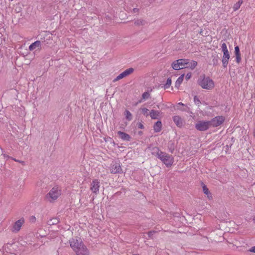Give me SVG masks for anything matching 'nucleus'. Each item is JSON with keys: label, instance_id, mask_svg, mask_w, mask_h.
<instances>
[{"label": "nucleus", "instance_id": "39448f33", "mask_svg": "<svg viewBox=\"0 0 255 255\" xmlns=\"http://www.w3.org/2000/svg\"><path fill=\"white\" fill-rule=\"evenodd\" d=\"M187 59H181L174 61L172 64L173 69L178 70L184 68H187Z\"/></svg>", "mask_w": 255, "mask_h": 255}, {"label": "nucleus", "instance_id": "e433bc0d", "mask_svg": "<svg viewBox=\"0 0 255 255\" xmlns=\"http://www.w3.org/2000/svg\"><path fill=\"white\" fill-rule=\"evenodd\" d=\"M253 135H254V137H255V129L254 130Z\"/></svg>", "mask_w": 255, "mask_h": 255}, {"label": "nucleus", "instance_id": "6e6552de", "mask_svg": "<svg viewBox=\"0 0 255 255\" xmlns=\"http://www.w3.org/2000/svg\"><path fill=\"white\" fill-rule=\"evenodd\" d=\"M100 187V181L97 179H93L90 183V190L96 195L99 193Z\"/></svg>", "mask_w": 255, "mask_h": 255}, {"label": "nucleus", "instance_id": "c9c22d12", "mask_svg": "<svg viewBox=\"0 0 255 255\" xmlns=\"http://www.w3.org/2000/svg\"><path fill=\"white\" fill-rule=\"evenodd\" d=\"M138 128H143V126L141 123H140L138 125Z\"/></svg>", "mask_w": 255, "mask_h": 255}, {"label": "nucleus", "instance_id": "473e14b6", "mask_svg": "<svg viewBox=\"0 0 255 255\" xmlns=\"http://www.w3.org/2000/svg\"><path fill=\"white\" fill-rule=\"evenodd\" d=\"M191 76H192L191 73L190 72V73H187L185 77L186 80L188 81L189 79H190L191 78Z\"/></svg>", "mask_w": 255, "mask_h": 255}, {"label": "nucleus", "instance_id": "bb28decb", "mask_svg": "<svg viewBox=\"0 0 255 255\" xmlns=\"http://www.w3.org/2000/svg\"><path fill=\"white\" fill-rule=\"evenodd\" d=\"M172 83V80L170 78H168L167 80V81L165 83V84L164 86V89H168L170 87Z\"/></svg>", "mask_w": 255, "mask_h": 255}, {"label": "nucleus", "instance_id": "9b49d317", "mask_svg": "<svg viewBox=\"0 0 255 255\" xmlns=\"http://www.w3.org/2000/svg\"><path fill=\"white\" fill-rule=\"evenodd\" d=\"M134 71V69L132 68H129L128 69H126L125 71H124L123 72L121 73L119 75H118L114 80L113 82H115L116 81H118L120 80V79H122L125 77H127L130 74H132Z\"/></svg>", "mask_w": 255, "mask_h": 255}, {"label": "nucleus", "instance_id": "6ab92c4d", "mask_svg": "<svg viewBox=\"0 0 255 255\" xmlns=\"http://www.w3.org/2000/svg\"><path fill=\"white\" fill-rule=\"evenodd\" d=\"M187 68H190L192 70L194 69L197 65V62L195 61L192 60L189 61L187 59Z\"/></svg>", "mask_w": 255, "mask_h": 255}, {"label": "nucleus", "instance_id": "1a4fd4ad", "mask_svg": "<svg viewBox=\"0 0 255 255\" xmlns=\"http://www.w3.org/2000/svg\"><path fill=\"white\" fill-rule=\"evenodd\" d=\"M24 222L25 220L23 218H21L19 220L15 221L12 226L11 231L13 233L18 232L22 225L24 224Z\"/></svg>", "mask_w": 255, "mask_h": 255}, {"label": "nucleus", "instance_id": "aec40b11", "mask_svg": "<svg viewBox=\"0 0 255 255\" xmlns=\"http://www.w3.org/2000/svg\"><path fill=\"white\" fill-rule=\"evenodd\" d=\"M202 188H203V191L204 193L205 194L207 195L208 198L209 199H212V195H211L210 192L209 191L208 188L206 186V185H205V184H203L202 186Z\"/></svg>", "mask_w": 255, "mask_h": 255}, {"label": "nucleus", "instance_id": "a211bd4d", "mask_svg": "<svg viewBox=\"0 0 255 255\" xmlns=\"http://www.w3.org/2000/svg\"><path fill=\"white\" fill-rule=\"evenodd\" d=\"M41 46V42L40 41H36L32 43L29 46V49L30 51L35 50L37 48L40 47Z\"/></svg>", "mask_w": 255, "mask_h": 255}, {"label": "nucleus", "instance_id": "2f4dec72", "mask_svg": "<svg viewBox=\"0 0 255 255\" xmlns=\"http://www.w3.org/2000/svg\"><path fill=\"white\" fill-rule=\"evenodd\" d=\"M29 221L31 223H35L36 221V218L34 216H32L30 217Z\"/></svg>", "mask_w": 255, "mask_h": 255}, {"label": "nucleus", "instance_id": "4c0bfd02", "mask_svg": "<svg viewBox=\"0 0 255 255\" xmlns=\"http://www.w3.org/2000/svg\"><path fill=\"white\" fill-rule=\"evenodd\" d=\"M253 221L255 223V216L253 218Z\"/></svg>", "mask_w": 255, "mask_h": 255}, {"label": "nucleus", "instance_id": "5701e85b", "mask_svg": "<svg viewBox=\"0 0 255 255\" xmlns=\"http://www.w3.org/2000/svg\"><path fill=\"white\" fill-rule=\"evenodd\" d=\"M243 2V0H239V1L237 3H235L233 7L234 10L236 11L238 10L240 8Z\"/></svg>", "mask_w": 255, "mask_h": 255}, {"label": "nucleus", "instance_id": "423d86ee", "mask_svg": "<svg viewBox=\"0 0 255 255\" xmlns=\"http://www.w3.org/2000/svg\"><path fill=\"white\" fill-rule=\"evenodd\" d=\"M210 127V121H200L195 124L196 128L199 131L207 130Z\"/></svg>", "mask_w": 255, "mask_h": 255}, {"label": "nucleus", "instance_id": "a878e982", "mask_svg": "<svg viewBox=\"0 0 255 255\" xmlns=\"http://www.w3.org/2000/svg\"><path fill=\"white\" fill-rule=\"evenodd\" d=\"M134 24L136 26H141L145 24V21L143 19H139L135 20Z\"/></svg>", "mask_w": 255, "mask_h": 255}, {"label": "nucleus", "instance_id": "cd10ccee", "mask_svg": "<svg viewBox=\"0 0 255 255\" xmlns=\"http://www.w3.org/2000/svg\"><path fill=\"white\" fill-rule=\"evenodd\" d=\"M125 116L126 117V119L130 121L132 119V115L130 113V112L128 110H126L125 111Z\"/></svg>", "mask_w": 255, "mask_h": 255}, {"label": "nucleus", "instance_id": "b1692460", "mask_svg": "<svg viewBox=\"0 0 255 255\" xmlns=\"http://www.w3.org/2000/svg\"><path fill=\"white\" fill-rule=\"evenodd\" d=\"M140 111L141 113L146 117H147L149 115V111L146 108H141Z\"/></svg>", "mask_w": 255, "mask_h": 255}, {"label": "nucleus", "instance_id": "20e7f679", "mask_svg": "<svg viewBox=\"0 0 255 255\" xmlns=\"http://www.w3.org/2000/svg\"><path fill=\"white\" fill-rule=\"evenodd\" d=\"M221 49L223 52V56L222 58L223 66L224 67L226 68L228 64L229 60L230 58V55L225 43L222 44Z\"/></svg>", "mask_w": 255, "mask_h": 255}, {"label": "nucleus", "instance_id": "f257e3e1", "mask_svg": "<svg viewBox=\"0 0 255 255\" xmlns=\"http://www.w3.org/2000/svg\"><path fill=\"white\" fill-rule=\"evenodd\" d=\"M151 151L152 154L157 157L167 167L172 165L174 158L172 155L161 151L157 147H152Z\"/></svg>", "mask_w": 255, "mask_h": 255}, {"label": "nucleus", "instance_id": "4be33fe9", "mask_svg": "<svg viewBox=\"0 0 255 255\" xmlns=\"http://www.w3.org/2000/svg\"><path fill=\"white\" fill-rule=\"evenodd\" d=\"M184 77V74H182L177 79L175 84V87L176 88H178L180 87L181 84L182 83L183 81Z\"/></svg>", "mask_w": 255, "mask_h": 255}, {"label": "nucleus", "instance_id": "412c9836", "mask_svg": "<svg viewBox=\"0 0 255 255\" xmlns=\"http://www.w3.org/2000/svg\"><path fill=\"white\" fill-rule=\"evenodd\" d=\"M162 123L160 121H157L153 126L154 130L155 132H159L161 130Z\"/></svg>", "mask_w": 255, "mask_h": 255}, {"label": "nucleus", "instance_id": "4468645a", "mask_svg": "<svg viewBox=\"0 0 255 255\" xmlns=\"http://www.w3.org/2000/svg\"><path fill=\"white\" fill-rule=\"evenodd\" d=\"M235 54L236 56V62L240 63L241 61V55L240 51V48L238 46L235 47Z\"/></svg>", "mask_w": 255, "mask_h": 255}, {"label": "nucleus", "instance_id": "f3484780", "mask_svg": "<svg viewBox=\"0 0 255 255\" xmlns=\"http://www.w3.org/2000/svg\"><path fill=\"white\" fill-rule=\"evenodd\" d=\"M118 134L120 135V137L124 140L129 141L130 139V136L125 132L119 131L118 132Z\"/></svg>", "mask_w": 255, "mask_h": 255}, {"label": "nucleus", "instance_id": "0eeeda50", "mask_svg": "<svg viewBox=\"0 0 255 255\" xmlns=\"http://www.w3.org/2000/svg\"><path fill=\"white\" fill-rule=\"evenodd\" d=\"M225 118L223 116H218L213 118L210 121L211 127H217L225 122Z\"/></svg>", "mask_w": 255, "mask_h": 255}, {"label": "nucleus", "instance_id": "f8f14e48", "mask_svg": "<svg viewBox=\"0 0 255 255\" xmlns=\"http://www.w3.org/2000/svg\"><path fill=\"white\" fill-rule=\"evenodd\" d=\"M122 170V168L120 163L113 162L110 167V171L111 173L116 174L119 173Z\"/></svg>", "mask_w": 255, "mask_h": 255}, {"label": "nucleus", "instance_id": "ddd939ff", "mask_svg": "<svg viewBox=\"0 0 255 255\" xmlns=\"http://www.w3.org/2000/svg\"><path fill=\"white\" fill-rule=\"evenodd\" d=\"M75 252L77 255H89V251L84 244L81 245Z\"/></svg>", "mask_w": 255, "mask_h": 255}, {"label": "nucleus", "instance_id": "c85d7f7f", "mask_svg": "<svg viewBox=\"0 0 255 255\" xmlns=\"http://www.w3.org/2000/svg\"><path fill=\"white\" fill-rule=\"evenodd\" d=\"M150 96V94L148 92H144L142 96V99L146 100L148 99Z\"/></svg>", "mask_w": 255, "mask_h": 255}, {"label": "nucleus", "instance_id": "393cba45", "mask_svg": "<svg viewBox=\"0 0 255 255\" xmlns=\"http://www.w3.org/2000/svg\"><path fill=\"white\" fill-rule=\"evenodd\" d=\"M59 223V220L57 218H52L48 221V225L51 226L54 225H56Z\"/></svg>", "mask_w": 255, "mask_h": 255}, {"label": "nucleus", "instance_id": "7ed1b4c3", "mask_svg": "<svg viewBox=\"0 0 255 255\" xmlns=\"http://www.w3.org/2000/svg\"><path fill=\"white\" fill-rule=\"evenodd\" d=\"M61 194V190L58 187H53L46 195V199L49 202H53L56 200Z\"/></svg>", "mask_w": 255, "mask_h": 255}, {"label": "nucleus", "instance_id": "9d476101", "mask_svg": "<svg viewBox=\"0 0 255 255\" xmlns=\"http://www.w3.org/2000/svg\"><path fill=\"white\" fill-rule=\"evenodd\" d=\"M83 244L81 239L79 238L72 239L70 241V246L74 252H75L81 245Z\"/></svg>", "mask_w": 255, "mask_h": 255}, {"label": "nucleus", "instance_id": "f03ea898", "mask_svg": "<svg viewBox=\"0 0 255 255\" xmlns=\"http://www.w3.org/2000/svg\"><path fill=\"white\" fill-rule=\"evenodd\" d=\"M198 85L203 89L208 90H212L215 87L214 81L208 76L203 75L198 80Z\"/></svg>", "mask_w": 255, "mask_h": 255}, {"label": "nucleus", "instance_id": "7c9ffc66", "mask_svg": "<svg viewBox=\"0 0 255 255\" xmlns=\"http://www.w3.org/2000/svg\"><path fill=\"white\" fill-rule=\"evenodd\" d=\"M194 100L195 104L199 106L200 104H201L200 101L197 98V96L194 97Z\"/></svg>", "mask_w": 255, "mask_h": 255}, {"label": "nucleus", "instance_id": "f704fd0d", "mask_svg": "<svg viewBox=\"0 0 255 255\" xmlns=\"http://www.w3.org/2000/svg\"><path fill=\"white\" fill-rule=\"evenodd\" d=\"M13 160H14L15 161H16V162H19V163H20L22 164L23 165H24V161H20V160H17V159H14Z\"/></svg>", "mask_w": 255, "mask_h": 255}, {"label": "nucleus", "instance_id": "dca6fc26", "mask_svg": "<svg viewBox=\"0 0 255 255\" xmlns=\"http://www.w3.org/2000/svg\"><path fill=\"white\" fill-rule=\"evenodd\" d=\"M160 112L152 110L149 112V116L152 119H157L160 116Z\"/></svg>", "mask_w": 255, "mask_h": 255}, {"label": "nucleus", "instance_id": "2eb2a0df", "mask_svg": "<svg viewBox=\"0 0 255 255\" xmlns=\"http://www.w3.org/2000/svg\"><path fill=\"white\" fill-rule=\"evenodd\" d=\"M173 121L176 126L178 127H181L183 125V122L181 118L178 116H175L173 118Z\"/></svg>", "mask_w": 255, "mask_h": 255}, {"label": "nucleus", "instance_id": "c756f323", "mask_svg": "<svg viewBox=\"0 0 255 255\" xmlns=\"http://www.w3.org/2000/svg\"><path fill=\"white\" fill-rule=\"evenodd\" d=\"M179 106H183V107H185L186 106L184 104H183L182 103H178V105H177V110H182V111L185 110V109H182L181 108H180Z\"/></svg>", "mask_w": 255, "mask_h": 255}, {"label": "nucleus", "instance_id": "72a5a7b5", "mask_svg": "<svg viewBox=\"0 0 255 255\" xmlns=\"http://www.w3.org/2000/svg\"><path fill=\"white\" fill-rule=\"evenodd\" d=\"M250 251L252 253H255V246L252 247L250 249Z\"/></svg>", "mask_w": 255, "mask_h": 255}]
</instances>
